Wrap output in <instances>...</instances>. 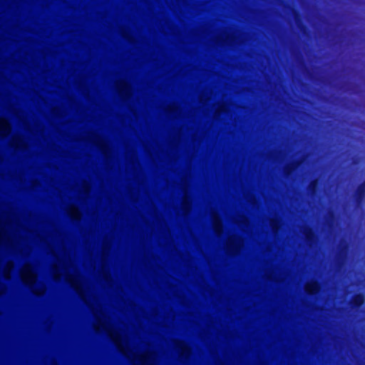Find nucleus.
Segmentation results:
<instances>
[{
  "instance_id": "obj_2",
  "label": "nucleus",
  "mask_w": 365,
  "mask_h": 365,
  "mask_svg": "<svg viewBox=\"0 0 365 365\" xmlns=\"http://www.w3.org/2000/svg\"><path fill=\"white\" fill-rule=\"evenodd\" d=\"M365 302V297L361 293H356L352 295L350 299V307L355 311L359 312Z\"/></svg>"
},
{
  "instance_id": "obj_19",
  "label": "nucleus",
  "mask_w": 365,
  "mask_h": 365,
  "mask_svg": "<svg viewBox=\"0 0 365 365\" xmlns=\"http://www.w3.org/2000/svg\"><path fill=\"white\" fill-rule=\"evenodd\" d=\"M343 101H345V98H343Z\"/></svg>"
},
{
  "instance_id": "obj_17",
  "label": "nucleus",
  "mask_w": 365,
  "mask_h": 365,
  "mask_svg": "<svg viewBox=\"0 0 365 365\" xmlns=\"http://www.w3.org/2000/svg\"><path fill=\"white\" fill-rule=\"evenodd\" d=\"M343 364H344V365L345 364V361H344V362H343Z\"/></svg>"
},
{
  "instance_id": "obj_7",
  "label": "nucleus",
  "mask_w": 365,
  "mask_h": 365,
  "mask_svg": "<svg viewBox=\"0 0 365 365\" xmlns=\"http://www.w3.org/2000/svg\"><path fill=\"white\" fill-rule=\"evenodd\" d=\"M356 365H365V364H364V363L361 360L359 359L356 361Z\"/></svg>"
},
{
  "instance_id": "obj_6",
  "label": "nucleus",
  "mask_w": 365,
  "mask_h": 365,
  "mask_svg": "<svg viewBox=\"0 0 365 365\" xmlns=\"http://www.w3.org/2000/svg\"><path fill=\"white\" fill-rule=\"evenodd\" d=\"M343 249H344V261L345 260V257H346V249H347V245L345 242V240H344V247H343Z\"/></svg>"
},
{
  "instance_id": "obj_16",
  "label": "nucleus",
  "mask_w": 365,
  "mask_h": 365,
  "mask_svg": "<svg viewBox=\"0 0 365 365\" xmlns=\"http://www.w3.org/2000/svg\"><path fill=\"white\" fill-rule=\"evenodd\" d=\"M341 1V0H338L339 4H340V1Z\"/></svg>"
},
{
  "instance_id": "obj_18",
  "label": "nucleus",
  "mask_w": 365,
  "mask_h": 365,
  "mask_svg": "<svg viewBox=\"0 0 365 365\" xmlns=\"http://www.w3.org/2000/svg\"><path fill=\"white\" fill-rule=\"evenodd\" d=\"M343 86H344V87L345 86V84H344V83L343 84Z\"/></svg>"
},
{
  "instance_id": "obj_15",
  "label": "nucleus",
  "mask_w": 365,
  "mask_h": 365,
  "mask_svg": "<svg viewBox=\"0 0 365 365\" xmlns=\"http://www.w3.org/2000/svg\"><path fill=\"white\" fill-rule=\"evenodd\" d=\"M343 290H344V293L345 292V288L344 287L343 288Z\"/></svg>"
},
{
  "instance_id": "obj_20",
  "label": "nucleus",
  "mask_w": 365,
  "mask_h": 365,
  "mask_svg": "<svg viewBox=\"0 0 365 365\" xmlns=\"http://www.w3.org/2000/svg\"><path fill=\"white\" fill-rule=\"evenodd\" d=\"M343 209H344V210L345 209V207H344V206L343 207Z\"/></svg>"
},
{
  "instance_id": "obj_14",
  "label": "nucleus",
  "mask_w": 365,
  "mask_h": 365,
  "mask_svg": "<svg viewBox=\"0 0 365 365\" xmlns=\"http://www.w3.org/2000/svg\"><path fill=\"white\" fill-rule=\"evenodd\" d=\"M343 279H345V274H343Z\"/></svg>"
},
{
  "instance_id": "obj_13",
  "label": "nucleus",
  "mask_w": 365,
  "mask_h": 365,
  "mask_svg": "<svg viewBox=\"0 0 365 365\" xmlns=\"http://www.w3.org/2000/svg\"><path fill=\"white\" fill-rule=\"evenodd\" d=\"M343 279H345V274H343Z\"/></svg>"
},
{
  "instance_id": "obj_9",
  "label": "nucleus",
  "mask_w": 365,
  "mask_h": 365,
  "mask_svg": "<svg viewBox=\"0 0 365 365\" xmlns=\"http://www.w3.org/2000/svg\"><path fill=\"white\" fill-rule=\"evenodd\" d=\"M291 168H292L291 167H287V173H289V171L291 170Z\"/></svg>"
},
{
  "instance_id": "obj_5",
  "label": "nucleus",
  "mask_w": 365,
  "mask_h": 365,
  "mask_svg": "<svg viewBox=\"0 0 365 365\" xmlns=\"http://www.w3.org/2000/svg\"><path fill=\"white\" fill-rule=\"evenodd\" d=\"M354 341L356 344L359 345L361 347H364L365 346L363 341L359 339H356Z\"/></svg>"
},
{
  "instance_id": "obj_12",
  "label": "nucleus",
  "mask_w": 365,
  "mask_h": 365,
  "mask_svg": "<svg viewBox=\"0 0 365 365\" xmlns=\"http://www.w3.org/2000/svg\"><path fill=\"white\" fill-rule=\"evenodd\" d=\"M343 279H345V274H343Z\"/></svg>"
},
{
  "instance_id": "obj_3",
  "label": "nucleus",
  "mask_w": 365,
  "mask_h": 365,
  "mask_svg": "<svg viewBox=\"0 0 365 365\" xmlns=\"http://www.w3.org/2000/svg\"><path fill=\"white\" fill-rule=\"evenodd\" d=\"M341 25H342V14L340 11L338 13V19H337V44L339 48V58L341 55V46H342V29H340Z\"/></svg>"
},
{
  "instance_id": "obj_1",
  "label": "nucleus",
  "mask_w": 365,
  "mask_h": 365,
  "mask_svg": "<svg viewBox=\"0 0 365 365\" xmlns=\"http://www.w3.org/2000/svg\"><path fill=\"white\" fill-rule=\"evenodd\" d=\"M355 208L361 209L365 201V180L359 184L352 195Z\"/></svg>"
},
{
  "instance_id": "obj_11",
  "label": "nucleus",
  "mask_w": 365,
  "mask_h": 365,
  "mask_svg": "<svg viewBox=\"0 0 365 365\" xmlns=\"http://www.w3.org/2000/svg\"><path fill=\"white\" fill-rule=\"evenodd\" d=\"M338 141H339V144L340 145V142H341L340 138L338 139Z\"/></svg>"
},
{
  "instance_id": "obj_8",
  "label": "nucleus",
  "mask_w": 365,
  "mask_h": 365,
  "mask_svg": "<svg viewBox=\"0 0 365 365\" xmlns=\"http://www.w3.org/2000/svg\"><path fill=\"white\" fill-rule=\"evenodd\" d=\"M342 101V98L340 96V95L338 97V102L340 103V102Z\"/></svg>"
},
{
  "instance_id": "obj_4",
  "label": "nucleus",
  "mask_w": 365,
  "mask_h": 365,
  "mask_svg": "<svg viewBox=\"0 0 365 365\" xmlns=\"http://www.w3.org/2000/svg\"><path fill=\"white\" fill-rule=\"evenodd\" d=\"M341 78H342V70L341 68H339L338 70V83H337V87L339 91L342 89V81L341 80Z\"/></svg>"
},
{
  "instance_id": "obj_21",
  "label": "nucleus",
  "mask_w": 365,
  "mask_h": 365,
  "mask_svg": "<svg viewBox=\"0 0 365 365\" xmlns=\"http://www.w3.org/2000/svg\"><path fill=\"white\" fill-rule=\"evenodd\" d=\"M343 340H344V341L345 340V338H344V337L343 338Z\"/></svg>"
},
{
  "instance_id": "obj_10",
  "label": "nucleus",
  "mask_w": 365,
  "mask_h": 365,
  "mask_svg": "<svg viewBox=\"0 0 365 365\" xmlns=\"http://www.w3.org/2000/svg\"><path fill=\"white\" fill-rule=\"evenodd\" d=\"M363 284L364 285L365 287V276H364V280H363Z\"/></svg>"
}]
</instances>
